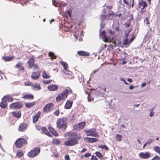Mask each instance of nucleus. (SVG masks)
Masks as SVG:
<instances>
[{"label":"nucleus","instance_id":"1","mask_svg":"<svg viewBox=\"0 0 160 160\" xmlns=\"http://www.w3.org/2000/svg\"><path fill=\"white\" fill-rule=\"evenodd\" d=\"M66 135L69 137V139L64 142V144L67 146H71L77 144L78 142V140L81 138L79 135H77L73 132H68Z\"/></svg>","mask_w":160,"mask_h":160},{"label":"nucleus","instance_id":"2","mask_svg":"<svg viewBox=\"0 0 160 160\" xmlns=\"http://www.w3.org/2000/svg\"><path fill=\"white\" fill-rule=\"evenodd\" d=\"M67 118L62 117L58 118L56 121V126L59 129L65 130L68 127Z\"/></svg>","mask_w":160,"mask_h":160},{"label":"nucleus","instance_id":"3","mask_svg":"<svg viewBox=\"0 0 160 160\" xmlns=\"http://www.w3.org/2000/svg\"><path fill=\"white\" fill-rule=\"evenodd\" d=\"M72 93V90L69 87H67L62 93L59 94L56 98V101L59 102L62 100L65 99L68 94Z\"/></svg>","mask_w":160,"mask_h":160},{"label":"nucleus","instance_id":"4","mask_svg":"<svg viewBox=\"0 0 160 160\" xmlns=\"http://www.w3.org/2000/svg\"><path fill=\"white\" fill-rule=\"evenodd\" d=\"M40 149L39 148H33L27 154V156L30 158H33L37 156L40 153Z\"/></svg>","mask_w":160,"mask_h":160},{"label":"nucleus","instance_id":"5","mask_svg":"<svg viewBox=\"0 0 160 160\" xmlns=\"http://www.w3.org/2000/svg\"><path fill=\"white\" fill-rule=\"evenodd\" d=\"M27 144V140L23 138H20L15 141V145L16 147L20 148L24 145Z\"/></svg>","mask_w":160,"mask_h":160},{"label":"nucleus","instance_id":"6","mask_svg":"<svg viewBox=\"0 0 160 160\" xmlns=\"http://www.w3.org/2000/svg\"><path fill=\"white\" fill-rule=\"evenodd\" d=\"M87 136H90L94 137H99V136L95 128H92L89 130L84 131Z\"/></svg>","mask_w":160,"mask_h":160},{"label":"nucleus","instance_id":"7","mask_svg":"<svg viewBox=\"0 0 160 160\" xmlns=\"http://www.w3.org/2000/svg\"><path fill=\"white\" fill-rule=\"evenodd\" d=\"M22 107V103L20 101H18L11 104L9 108L10 109H19L21 108Z\"/></svg>","mask_w":160,"mask_h":160},{"label":"nucleus","instance_id":"8","mask_svg":"<svg viewBox=\"0 0 160 160\" xmlns=\"http://www.w3.org/2000/svg\"><path fill=\"white\" fill-rule=\"evenodd\" d=\"M54 107L53 104L52 103H49L46 104L44 107L43 111L45 113L49 112L53 110Z\"/></svg>","mask_w":160,"mask_h":160},{"label":"nucleus","instance_id":"9","mask_svg":"<svg viewBox=\"0 0 160 160\" xmlns=\"http://www.w3.org/2000/svg\"><path fill=\"white\" fill-rule=\"evenodd\" d=\"M86 124V122H82L74 125L73 128L76 130H80L83 129L84 127Z\"/></svg>","mask_w":160,"mask_h":160},{"label":"nucleus","instance_id":"10","mask_svg":"<svg viewBox=\"0 0 160 160\" xmlns=\"http://www.w3.org/2000/svg\"><path fill=\"white\" fill-rule=\"evenodd\" d=\"M101 35L103 36L102 39L104 42H111L112 41L113 39H111L110 37H108L106 35V32L105 31H102V32Z\"/></svg>","mask_w":160,"mask_h":160},{"label":"nucleus","instance_id":"11","mask_svg":"<svg viewBox=\"0 0 160 160\" xmlns=\"http://www.w3.org/2000/svg\"><path fill=\"white\" fill-rule=\"evenodd\" d=\"M28 127V124L25 123H21L19 126L18 130L20 132L25 131Z\"/></svg>","mask_w":160,"mask_h":160},{"label":"nucleus","instance_id":"12","mask_svg":"<svg viewBox=\"0 0 160 160\" xmlns=\"http://www.w3.org/2000/svg\"><path fill=\"white\" fill-rule=\"evenodd\" d=\"M65 74L64 76L66 78L70 79H72L74 78L73 73L70 71H66V72H65Z\"/></svg>","mask_w":160,"mask_h":160},{"label":"nucleus","instance_id":"13","mask_svg":"<svg viewBox=\"0 0 160 160\" xmlns=\"http://www.w3.org/2000/svg\"><path fill=\"white\" fill-rule=\"evenodd\" d=\"M34 57L32 56L27 62L28 64V67H29L30 68H32L34 64Z\"/></svg>","mask_w":160,"mask_h":160},{"label":"nucleus","instance_id":"14","mask_svg":"<svg viewBox=\"0 0 160 160\" xmlns=\"http://www.w3.org/2000/svg\"><path fill=\"white\" fill-rule=\"evenodd\" d=\"M40 72H33L31 75V78L33 80L38 79L39 77Z\"/></svg>","mask_w":160,"mask_h":160},{"label":"nucleus","instance_id":"15","mask_svg":"<svg viewBox=\"0 0 160 160\" xmlns=\"http://www.w3.org/2000/svg\"><path fill=\"white\" fill-rule=\"evenodd\" d=\"M140 157L143 159H147L150 157V154L148 152H146L145 153L141 152L139 153Z\"/></svg>","mask_w":160,"mask_h":160},{"label":"nucleus","instance_id":"16","mask_svg":"<svg viewBox=\"0 0 160 160\" xmlns=\"http://www.w3.org/2000/svg\"><path fill=\"white\" fill-rule=\"evenodd\" d=\"M48 128L49 130L55 136H58V133L50 125L48 126Z\"/></svg>","mask_w":160,"mask_h":160},{"label":"nucleus","instance_id":"17","mask_svg":"<svg viewBox=\"0 0 160 160\" xmlns=\"http://www.w3.org/2000/svg\"><path fill=\"white\" fill-rule=\"evenodd\" d=\"M41 112L40 111H38L36 114L33 117V122L35 123L38 120L40 116Z\"/></svg>","mask_w":160,"mask_h":160},{"label":"nucleus","instance_id":"18","mask_svg":"<svg viewBox=\"0 0 160 160\" xmlns=\"http://www.w3.org/2000/svg\"><path fill=\"white\" fill-rule=\"evenodd\" d=\"M48 89L51 91H54L58 89V86L56 84H51L48 86L47 87Z\"/></svg>","mask_w":160,"mask_h":160},{"label":"nucleus","instance_id":"19","mask_svg":"<svg viewBox=\"0 0 160 160\" xmlns=\"http://www.w3.org/2000/svg\"><path fill=\"white\" fill-rule=\"evenodd\" d=\"M84 139L87 140V142L90 143H92L97 142L98 141V139L95 138H90L89 137H85Z\"/></svg>","mask_w":160,"mask_h":160},{"label":"nucleus","instance_id":"20","mask_svg":"<svg viewBox=\"0 0 160 160\" xmlns=\"http://www.w3.org/2000/svg\"><path fill=\"white\" fill-rule=\"evenodd\" d=\"M77 53L79 55L82 56H88L90 55V54L89 52L83 51H78Z\"/></svg>","mask_w":160,"mask_h":160},{"label":"nucleus","instance_id":"21","mask_svg":"<svg viewBox=\"0 0 160 160\" xmlns=\"http://www.w3.org/2000/svg\"><path fill=\"white\" fill-rule=\"evenodd\" d=\"M12 115L15 117L19 118L21 116V113L18 111H15L12 112Z\"/></svg>","mask_w":160,"mask_h":160},{"label":"nucleus","instance_id":"22","mask_svg":"<svg viewBox=\"0 0 160 160\" xmlns=\"http://www.w3.org/2000/svg\"><path fill=\"white\" fill-rule=\"evenodd\" d=\"M32 89L35 90H39L41 89L40 87V84L37 83H35L32 84Z\"/></svg>","mask_w":160,"mask_h":160},{"label":"nucleus","instance_id":"23","mask_svg":"<svg viewBox=\"0 0 160 160\" xmlns=\"http://www.w3.org/2000/svg\"><path fill=\"white\" fill-rule=\"evenodd\" d=\"M138 5L140 7H142V8H145L148 6V4H147L146 2L142 0H140L139 1Z\"/></svg>","mask_w":160,"mask_h":160},{"label":"nucleus","instance_id":"24","mask_svg":"<svg viewBox=\"0 0 160 160\" xmlns=\"http://www.w3.org/2000/svg\"><path fill=\"white\" fill-rule=\"evenodd\" d=\"M73 103V102L69 100H67L65 105V107L67 109H69L71 108Z\"/></svg>","mask_w":160,"mask_h":160},{"label":"nucleus","instance_id":"25","mask_svg":"<svg viewBox=\"0 0 160 160\" xmlns=\"http://www.w3.org/2000/svg\"><path fill=\"white\" fill-rule=\"evenodd\" d=\"M22 63L20 62H19L16 64V67L18 68L19 70L21 71H23L24 70V68L22 66Z\"/></svg>","mask_w":160,"mask_h":160},{"label":"nucleus","instance_id":"26","mask_svg":"<svg viewBox=\"0 0 160 160\" xmlns=\"http://www.w3.org/2000/svg\"><path fill=\"white\" fill-rule=\"evenodd\" d=\"M4 98H6L7 100L9 102H12L14 100L13 98L10 95H7L4 96L2 98V100L4 99Z\"/></svg>","mask_w":160,"mask_h":160},{"label":"nucleus","instance_id":"27","mask_svg":"<svg viewBox=\"0 0 160 160\" xmlns=\"http://www.w3.org/2000/svg\"><path fill=\"white\" fill-rule=\"evenodd\" d=\"M60 63L62 65L65 70L67 71L68 69V65L66 62L63 61H60Z\"/></svg>","mask_w":160,"mask_h":160},{"label":"nucleus","instance_id":"28","mask_svg":"<svg viewBox=\"0 0 160 160\" xmlns=\"http://www.w3.org/2000/svg\"><path fill=\"white\" fill-rule=\"evenodd\" d=\"M42 77L44 78L47 79L50 78L51 76L46 71H44L42 72Z\"/></svg>","mask_w":160,"mask_h":160},{"label":"nucleus","instance_id":"29","mask_svg":"<svg viewBox=\"0 0 160 160\" xmlns=\"http://www.w3.org/2000/svg\"><path fill=\"white\" fill-rule=\"evenodd\" d=\"M0 103V106L2 108H5L7 106V104L5 101L3 99Z\"/></svg>","mask_w":160,"mask_h":160},{"label":"nucleus","instance_id":"30","mask_svg":"<svg viewBox=\"0 0 160 160\" xmlns=\"http://www.w3.org/2000/svg\"><path fill=\"white\" fill-rule=\"evenodd\" d=\"M130 3L129 4L128 2L126 1V0H123V2L124 3L130 6L131 4V6L132 8H133L134 5V0H130Z\"/></svg>","mask_w":160,"mask_h":160},{"label":"nucleus","instance_id":"31","mask_svg":"<svg viewBox=\"0 0 160 160\" xmlns=\"http://www.w3.org/2000/svg\"><path fill=\"white\" fill-rule=\"evenodd\" d=\"M14 58L13 56H4L2 58V59L5 61H9L13 60Z\"/></svg>","mask_w":160,"mask_h":160},{"label":"nucleus","instance_id":"32","mask_svg":"<svg viewBox=\"0 0 160 160\" xmlns=\"http://www.w3.org/2000/svg\"><path fill=\"white\" fill-rule=\"evenodd\" d=\"M23 98L24 99H33L34 98L33 96L31 94H27L24 95Z\"/></svg>","mask_w":160,"mask_h":160},{"label":"nucleus","instance_id":"33","mask_svg":"<svg viewBox=\"0 0 160 160\" xmlns=\"http://www.w3.org/2000/svg\"><path fill=\"white\" fill-rule=\"evenodd\" d=\"M129 43L128 39V38H126L123 41L122 45L124 46V47H127L130 44H129Z\"/></svg>","mask_w":160,"mask_h":160},{"label":"nucleus","instance_id":"34","mask_svg":"<svg viewBox=\"0 0 160 160\" xmlns=\"http://www.w3.org/2000/svg\"><path fill=\"white\" fill-rule=\"evenodd\" d=\"M42 131L45 134L49 136H51V134L50 132H48L46 128L44 127H42Z\"/></svg>","mask_w":160,"mask_h":160},{"label":"nucleus","instance_id":"35","mask_svg":"<svg viewBox=\"0 0 160 160\" xmlns=\"http://www.w3.org/2000/svg\"><path fill=\"white\" fill-rule=\"evenodd\" d=\"M52 143L54 144L59 145L61 143V141L59 139H53L52 141Z\"/></svg>","mask_w":160,"mask_h":160},{"label":"nucleus","instance_id":"36","mask_svg":"<svg viewBox=\"0 0 160 160\" xmlns=\"http://www.w3.org/2000/svg\"><path fill=\"white\" fill-rule=\"evenodd\" d=\"M35 104V102H27L25 103V105L26 107L30 108L33 106Z\"/></svg>","mask_w":160,"mask_h":160},{"label":"nucleus","instance_id":"37","mask_svg":"<svg viewBox=\"0 0 160 160\" xmlns=\"http://www.w3.org/2000/svg\"><path fill=\"white\" fill-rule=\"evenodd\" d=\"M48 56L50 57V59L52 60L56 58V56L52 52H49Z\"/></svg>","mask_w":160,"mask_h":160},{"label":"nucleus","instance_id":"38","mask_svg":"<svg viewBox=\"0 0 160 160\" xmlns=\"http://www.w3.org/2000/svg\"><path fill=\"white\" fill-rule=\"evenodd\" d=\"M16 155L18 157H21L23 156V153L21 150H18L17 151Z\"/></svg>","mask_w":160,"mask_h":160},{"label":"nucleus","instance_id":"39","mask_svg":"<svg viewBox=\"0 0 160 160\" xmlns=\"http://www.w3.org/2000/svg\"><path fill=\"white\" fill-rule=\"evenodd\" d=\"M153 149L155 152L160 154V147L158 146L154 147Z\"/></svg>","mask_w":160,"mask_h":160},{"label":"nucleus","instance_id":"40","mask_svg":"<svg viewBox=\"0 0 160 160\" xmlns=\"http://www.w3.org/2000/svg\"><path fill=\"white\" fill-rule=\"evenodd\" d=\"M116 138L118 141H121L122 140V136L118 134H117L116 135Z\"/></svg>","mask_w":160,"mask_h":160},{"label":"nucleus","instance_id":"41","mask_svg":"<svg viewBox=\"0 0 160 160\" xmlns=\"http://www.w3.org/2000/svg\"><path fill=\"white\" fill-rule=\"evenodd\" d=\"M98 147L99 148L104 149L106 150H108V148L105 145H99L98 146Z\"/></svg>","mask_w":160,"mask_h":160},{"label":"nucleus","instance_id":"42","mask_svg":"<svg viewBox=\"0 0 160 160\" xmlns=\"http://www.w3.org/2000/svg\"><path fill=\"white\" fill-rule=\"evenodd\" d=\"M96 155V156L98 158H102V159L103 158V156L102 154L100 153L99 152L97 151L95 152Z\"/></svg>","mask_w":160,"mask_h":160},{"label":"nucleus","instance_id":"43","mask_svg":"<svg viewBox=\"0 0 160 160\" xmlns=\"http://www.w3.org/2000/svg\"><path fill=\"white\" fill-rule=\"evenodd\" d=\"M52 81V80L50 79L48 80H43L42 81V82L45 84H49L51 83Z\"/></svg>","mask_w":160,"mask_h":160},{"label":"nucleus","instance_id":"44","mask_svg":"<svg viewBox=\"0 0 160 160\" xmlns=\"http://www.w3.org/2000/svg\"><path fill=\"white\" fill-rule=\"evenodd\" d=\"M70 122L72 123L73 122L75 121V116L74 114H73L71 117L70 119Z\"/></svg>","mask_w":160,"mask_h":160},{"label":"nucleus","instance_id":"45","mask_svg":"<svg viewBox=\"0 0 160 160\" xmlns=\"http://www.w3.org/2000/svg\"><path fill=\"white\" fill-rule=\"evenodd\" d=\"M135 37L134 35H132V37L130 39L129 41V44H130L135 39Z\"/></svg>","mask_w":160,"mask_h":160},{"label":"nucleus","instance_id":"46","mask_svg":"<svg viewBox=\"0 0 160 160\" xmlns=\"http://www.w3.org/2000/svg\"><path fill=\"white\" fill-rule=\"evenodd\" d=\"M60 113V111L58 108L54 112V114L56 116H58Z\"/></svg>","mask_w":160,"mask_h":160},{"label":"nucleus","instance_id":"47","mask_svg":"<svg viewBox=\"0 0 160 160\" xmlns=\"http://www.w3.org/2000/svg\"><path fill=\"white\" fill-rule=\"evenodd\" d=\"M24 84L26 86H31L32 85V82H30V81H28L26 82H25L24 83Z\"/></svg>","mask_w":160,"mask_h":160},{"label":"nucleus","instance_id":"48","mask_svg":"<svg viewBox=\"0 0 160 160\" xmlns=\"http://www.w3.org/2000/svg\"><path fill=\"white\" fill-rule=\"evenodd\" d=\"M101 17L102 18V21L104 20L107 18H108V17L107 15H101Z\"/></svg>","mask_w":160,"mask_h":160},{"label":"nucleus","instance_id":"49","mask_svg":"<svg viewBox=\"0 0 160 160\" xmlns=\"http://www.w3.org/2000/svg\"><path fill=\"white\" fill-rule=\"evenodd\" d=\"M33 69L34 70H37L38 69L39 66L38 65L36 64H35L33 65Z\"/></svg>","mask_w":160,"mask_h":160},{"label":"nucleus","instance_id":"50","mask_svg":"<svg viewBox=\"0 0 160 160\" xmlns=\"http://www.w3.org/2000/svg\"><path fill=\"white\" fill-rule=\"evenodd\" d=\"M145 8H141V10L140 12L141 14H142L144 12H146V9Z\"/></svg>","mask_w":160,"mask_h":160},{"label":"nucleus","instance_id":"51","mask_svg":"<svg viewBox=\"0 0 160 160\" xmlns=\"http://www.w3.org/2000/svg\"><path fill=\"white\" fill-rule=\"evenodd\" d=\"M72 11L71 9L68 10L67 11V14L69 15V16L71 17Z\"/></svg>","mask_w":160,"mask_h":160},{"label":"nucleus","instance_id":"52","mask_svg":"<svg viewBox=\"0 0 160 160\" xmlns=\"http://www.w3.org/2000/svg\"><path fill=\"white\" fill-rule=\"evenodd\" d=\"M81 34V33L79 32H78V33L77 35L76 33L74 32V37H75L76 38H78V36H80V34Z\"/></svg>","mask_w":160,"mask_h":160},{"label":"nucleus","instance_id":"53","mask_svg":"<svg viewBox=\"0 0 160 160\" xmlns=\"http://www.w3.org/2000/svg\"><path fill=\"white\" fill-rule=\"evenodd\" d=\"M160 159V158L158 156H155L154 157L152 160H159Z\"/></svg>","mask_w":160,"mask_h":160},{"label":"nucleus","instance_id":"54","mask_svg":"<svg viewBox=\"0 0 160 160\" xmlns=\"http://www.w3.org/2000/svg\"><path fill=\"white\" fill-rule=\"evenodd\" d=\"M42 127L41 126H39L38 125H36V129L38 130H42Z\"/></svg>","mask_w":160,"mask_h":160},{"label":"nucleus","instance_id":"55","mask_svg":"<svg viewBox=\"0 0 160 160\" xmlns=\"http://www.w3.org/2000/svg\"><path fill=\"white\" fill-rule=\"evenodd\" d=\"M153 140H151V139H148L146 142V143H147V144H151L152 142L153 141Z\"/></svg>","mask_w":160,"mask_h":160},{"label":"nucleus","instance_id":"56","mask_svg":"<svg viewBox=\"0 0 160 160\" xmlns=\"http://www.w3.org/2000/svg\"><path fill=\"white\" fill-rule=\"evenodd\" d=\"M65 159L66 160H70V158L68 155L66 154L65 156Z\"/></svg>","mask_w":160,"mask_h":160},{"label":"nucleus","instance_id":"57","mask_svg":"<svg viewBox=\"0 0 160 160\" xmlns=\"http://www.w3.org/2000/svg\"><path fill=\"white\" fill-rule=\"evenodd\" d=\"M91 153H85L84 154V156L86 157H89L91 156Z\"/></svg>","mask_w":160,"mask_h":160},{"label":"nucleus","instance_id":"58","mask_svg":"<svg viewBox=\"0 0 160 160\" xmlns=\"http://www.w3.org/2000/svg\"><path fill=\"white\" fill-rule=\"evenodd\" d=\"M91 160H98V158L94 155L92 156Z\"/></svg>","mask_w":160,"mask_h":160},{"label":"nucleus","instance_id":"59","mask_svg":"<svg viewBox=\"0 0 160 160\" xmlns=\"http://www.w3.org/2000/svg\"><path fill=\"white\" fill-rule=\"evenodd\" d=\"M114 12L112 11L111 12V13H109L107 15L108 17V19H109V18H108L109 16L111 15H114Z\"/></svg>","mask_w":160,"mask_h":160},{"label":"nucleus","instance_id":"60","mask_svg":"<svg viewBox=\"0 0 160 160\" xmlns=\"http://www.w3.org/2000/svg\"><path fill=\"white\" fill-rule=\"evenodd\" d=\"M144 22H146V23L147 24H149V22L148 19V18H146V19L144 20Z\"/></svg>","mask_w":160,"mask_h":160},{"label":"nucleus","instance_id":"61","mask_svg":"<svg viewBox=\"0 0 160 160\" xmlns=\"http://www.w3.org/2000/svg\"><path fill=\"white\" fill-rule=\"evenodd\" d=\"M87 149L86 148H83L81 152H80L83 153L84 152L87 151Z\"/></svg>","mask_w":160,"mask_h":160},{"label":"nucleus","instance_id":"62","mask_svg":"<svg viewBox=\"0 0 160 160\" xmlns=\"http://www.w3.org/2000/svg\"><path fill=\"white\" fill-rule=\"evenodd\" d=\"M146 83L145 82H144L142 84L141 87H145L146 86Z\"/></svg>","mask_w":160,"mask_h":160},{"label":"nucleus","instance_id":"63","mask_svg":"<svg viewBox=\"0 0 160 160\" xmlns=\"http://www.w3.org/2000/svg\"><path fill=\"white\" fill-rule=\"evenodd\" d=\"M106 7L107 8L111 9L112 7L111 6H106Z\"/></svg>","mask_w":160,"mask_h":160},{"label":"nucleus","instance_id":"64","mask_svg":"<svg viewBox=\"0 0 160 160\" xmlns=\"http://www.w3.org/2000/svg\"><path fill=\"white\" fill-rule=\"evenodd\" d=\"M134 88V87L132 85H130L129 86V88L131 90H132Z\"/></svg>","mask_w":160,"mask_h":160}]
</instances>
